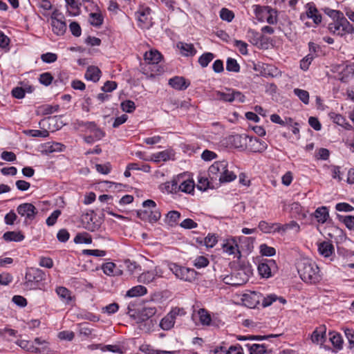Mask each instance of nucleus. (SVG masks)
<instances>
[{
	"mask_svg": "<svg viewBox=\"0 0 354 354\" xmlns=\"http://www.w3.org/2000/svg\"><path fill=\"white\" fill-rule=\"evenodd\" d=\"M300 278L306 283L315 284L322 280L320 270L315 261L310 259H301L297 264Z\"/></svg>",
	"mask_w": 354,
	"mask_h": 354,
	"instance_id": "f257e3e1",
	"label": "nucleus"
},
{
	"mask_svg": "<svg viewBox=\"0 0 354 354\" xmlns=\"http://www.w3.org/2000/svg\"><path fill=\"white\" fill-rule=\"evenodd\" d=\"M74 125L76 129L89 133V135L84 137V141L87 143H93L96 140H100L104 136V132L97 127L94 122L77 120Z\"/></svg>",
	"mask_w": 354,
	"mask_h": 354,
	"instance_id": "f03ea898",
	"label": "nucleus"
},
{
	"mask_svg": "<svg viewBox=\"0 0 354 354\" xmlns=\"http://www.w3.org/2000/svg\"><path fill=\"white\" fill-rule=\"evenodd\" d=\"M233 140L239 141V147H248L254 152H263L267 149V144L256 137L237 134L233 137Z\"/></svg>",
	"mask_w": 354,
	"mask_h": 354,
	"instance_id": "7ed1b4c3",
	"label": "nucleus"
},
{
	"mask_svg": "<svg viewBox=\"0 0 354 354\" xmlns=\"http://www.w3.org/2000/svg\"><path fill=\"white\" fill-rule=\"evenodd\" d=\"M45 273L39 268H28L26 272L24 286L26 289L35 290L39 283L45 279Z\"/></svg>",
	"mask_w": 354,
	"mask_h": 354,
	"instance_id": "20e7f679",
	"label": "nucleus"
},
{
	"mask_svg": "<svg viewBox=\"0 0 354 354\" xmlns=\"http://www.w3.org/2000/svg\"><path fill=\"white\" fill-rule=\"evenodd\" d=\"M142 206L145 208H149L150 213L147 210H139L137 212L138 218L142 220H148L151 223L156 222L160 218L161 214L155 201L150 199L146 200L142 203Z\"/></svg>",
	"mask_w": 354,
	"mask_h": 354,
	"instance_id": "39448f33",
	"label": "nucleus"
},
{
	"mask_svg": "<svg viewBox=\"0 0 354 354\" xmlns=\"http://www.w3.org/2000/svg\"><path fill=\"white\" fill-rule=\"evenodd\" d=\"M328 28L330 32L340 37L354 33V27L346 17L343 19L340 18L338 21L329 23Z\"/></svg>",
	"mask_w": 354,
	"mask_h": 354,
	"instance_id": "423d86ee",
	"label": "nucleus"
},
{
	"mask_svg": "<svg viewBox=\"0 0 354 354\" xmlns=\"http://www.w3.org/2000/svg\"><path fill=\"white\" fill-rule=\"evenodd\" d=\"M333 73H337V77H336L338 80L343 83L348 82L354 76V63L348 64H337L332 66Z\"/></svg>",
	"mask_w": 354,
	"mask_h": 354,
	"instance_id": "0eeeda50",
	"label": "nucleus"
},
{
	"mask_svg": "<svg viewBox=\"0 0 354 354\" xmlns=\"http://www.w3.org/2000/svg\"><path fill=\"white\" fill-rule=\"evenodd\" d=\"M169 269L176 278L185 281H192L196 278V272L193 269L180 266L176 263H169Z\"/></svg>",
	"mask_w": 354,
	"mask_h": 354,
	"instance_id": "6e6552de",
	"label": "nucleus"
},
{
	"mask_svg": "<svg viewBox=\"0 0 354 354\" xmlns=\"http://www.w3.org/2000/svg\"><path fill=\"white\" fill-rule=\"evenodd\" d=\"M278 271L277 263L273 259H263L258 265L259 274L263 278H270Z\"/></svg>",
	"mask_w": 354,
	"mask_h": 354,
	"instance_id": "1a4fd4ad",
	"label": "nucleus"
},
{
	"mask_svg": "<svg viewBox=\"0 0 354 354\" xmlns=\"http://www.w3.org/2000/svg\"><path fill=\"white\" fill-rule=\"evenodd\" d=\"M163 277V270L160 266H156L154 269L145 271L138 277V281L143 284L154 283L158 279Z\"/></svg>",
	"mask_w": 354,
	"mask_h": 354,
	"instance_id": "9d476101",
	"label": "nucleus"
},
{
	"mask_svg": "<svg viewBox=\"0 0 354 354\" xmlns=\"http://www.w3.org/2000/svg\"><path fill=\"white\" fill-rule=\"evenodd\" d=\"M138 26L142 29H149L153 25L151 10L149 7H141L136 13Z\"/></svg>",
	"mask_w": 354,
	"mask_h": 354,
	"instance_id": "9b49d317",
	"label": "nucleus"
},
{
	"mask_svg": "<svg viewBox=\"0 0 354 354\" xmlns=\"http://www.w3.org/2000/svg\"><path fill=\"white\" fill-rule=\"evenodd\" d=\"M249 276L243 270H240L223 277V282L233 286H239L245 283Z\"/></svg>",
	"mask_w": 354,
	"mask_h": 354,
	"instance_id": "f8f14e48",
	"label": "nucleus"
},
{
	"mask_svg": "<svg viewBox=\"0 0 354 354\" xmlns=\"http://www.w3.org/2000/svg\"><path fill=\"white\" fill-rule=\"evenodd\" d=\"M254 12L257 17H263L264 12H266L268 15L266 17V22L269 24L273 25L277 23V11L268 6L254 5Z\"/></svg>",
	"mask_w": 354,
	"mask_h": 354,
	"instance_id": "ddd939ff",
	"label": "nucleus"
},
{
	"mask_svg": "<svg viewBox=\"0 0 354 354\" xmlns=\"http://www.w3.org/2000/svg\"><path fill=\"white\" fill-rule=\"evenodd\" d=\"M17 213L26 218V220L32 221L38 214L37 208L29 203L20 204L17 208Z\"/></svg>",
	"mask_w": 354,
	"mask_h": 354,
	"instance_id": "4468645a",
	"label": "nucleus"
},
{
	"mask_svg": "<svg viewBox=\"0 0 354 354\" xmlns=\"http://www.w3.org/2000/svg\"><path fill=\"white\" fill-rule=\"evenodd\" d=\"M262 295L257 292H250L243 295L242 301L245 306L250 308H255L261 302Z\"/></svg>",
	"mask_w": 354,
	"mask_h": 354,
	"instance_id": "2eb2a0df",
	"label": "nucleus"
},
{
	"mask_svg": "<svg viewBox=\"0 0 354 354\" xmlns=\"http://www.w3.org/2000/svg\"><path fill=\"white\" fill-rule=\"evenodd\" d=\"M178 192L190 194L194 192V182L193 180L189 179L187 177L185 174L178 175Z\"/></svg>",
	"mask_w": 354,
	"mask_h": 354,
	"instance_id": "dca6fc26",
	"label": "nucleus"
},
{
	"mask_svg": "<svg viewBox=\"0 0 354 354\" xmlns=\"http://www.w3.org/2000/svg\"><path fill=\"white\" fill-rule=\"evenodd\" d=\"M225 167H227L226 161H217L212 164L208 169V175L212 180L219 179V175L225 172Z\"/></svg>",
	"mask_w": 354,
	"mask_h": 354,
	"instance_id": "f3484780",
	"label": "nucleus"
},
{
	"mask_svg": "<svg viewBox=\"0 0 354 354\" xmlns=\"http://www.w3.org/2000/svg\"><path fill=\"white\" fill-rule=\"evenodd\" d=\"M169 84L176 90L184 91L189 86L190 82L183 77L175 76L169 79Z\"/></svg>",
	"mask_w": 354,
	"mask_h": 354,
	"instance_id": "a211bd4d",
	"label": "nucleus"
},
{
	"mask_svg": "<svg viewBox=\"0 0 354 354\" xmlns=\"http://www.w3.org/2000/svg\"><path fill=\"white\" fill-rule=\"evenodd\" d=\"M326 328L324 325L317 328L311 335V340L315 344H323L326 339Z\"/></svg>",
	"mask_w": 354,
	"mask_h": 354,
	"instance_id": "6ab92c4d",
	"label": "nucleus"
},
{
	"mask_svg": "<svg viewBox=\"0 0 354 354\" xmlns=\"http://www.w3.org/2000/svg\"><path fill=\"white\" fill-rule=\"evenodd\" d=\"M306 8L307 17L312 19L315 24H319L322 22V15L319 13L315 5L313 3H308L306 4Z\"/></svg>",
	"mask_w": 354,
	"mask_h": 354,
	"instance_id": "aec40b11",
	"label": "nucleus"
},
{
	"mask_svg": "<svg viewBox=\"0 0 354 354\" xmlns=\"http://www.w3.org/2000/svg\"><path fill=\"white\" fill-rule=\"evenodd\" d=\"M334 251V246L330 241H323L318 244V252L324 257H330Z\"/></svg>",
	"mask_w": 354,
	"mask_h": 354,
	"instance_id": "412c9836",
	"label": "nucleus"
},
{
	"mask_svg": "<svg viewBox=\"0 0 354 354\" xmlns=\"http://www.w3.org/2000/svg\"><path fill=\"white\" fill-rule=\"evenodd\" d=\"M223 251L228 254H235L236 253L240 255L239 246L235 239L232 238L227 239L223 244Z\"/></svg>",
	"mask_w": 354,
	"mask_h": 354,
	"instance_id": "4be33fe9",
	"label": "nucleus"
},
{
	"mask_svg": "<svg viewBox=\"0 0 354 354\" xmlns=\"http://www.w3.org/2000/svg\"><path fill=\"white\" fill-rule=\"evenodd\" d=\"M178 48L183 56H194L196 54V50L192 44L180 41L177 44Z\"/></svg>",
	"mask_w": 354,
	"mask_h": 354,
	"instance_id": "5701e85b",
	"label": "nucleus"
},
{
	"mask_svg": "<svg viewBox=\"0 0 354 354\" xmlns=\"http://www.w3.org/2000/svg\"><path fill=\"white\" fill-rule=\"evenodd\" d=\"M329 117L334 123L342 126L345 129H352V126L346 121V119L343 115L335 112H330L329 113Z\"/></svg>",
	"mask_w": 354,
	"mask_h": 354,
	"instance_id": "b1692460",
	"label": "nucleus"
},
{
	"mask_svg": "<svg viewBox=\"0 0 354 354\" xmlns=\"http://www.w3.org/2000/svg\"><path fill=\"white\" fill-rule=\"evenodd\" d=\"M144 58L149 64H155L160 61L162 55L156 50H151L145 53Z\"/></svg>",
	"mask_w": 354,
	"mask_h": 354,
	"instance_id": "393cba45",
	"label": "nucleus"
},
{
	"mask_svg": "<svg viewBox=\"0 0 354 354\" xmlns=\"http://www.w3.org/2000/svg\"><path fill=\"white\" fill-rule=\"evenodd\" d=\"M147 289L142 285H138L130 288L126 293V296L129 297H136L146 295Z\"/></svg>",
	"mask_w": 354,
	"mask_h": 354,
	"instance_id": "a878e982",
	"label": "nucleus"
},
{
	"mask_svg": "<svg viewBox=\"0 0 354 354\" xmlns=\"http://www.w3.org/2000/svg\"><path fill=\"white\" fill-rule=\"evenodd\" d=\"M100 69L96 66H89L88 67L85 74L84 77L87 80H91L94 82H97L100 80Z\"/></svg>",
	"mask_w": 354,
	"mask_h": 354,
	"instance_id": "bb28decb",
	"label": "nucleus"
},
{
	"mask_svg": "<svg viewBox=\"0 0 354 354\" xmlns=\"http://www.w3.org/2000/svg\"><path fill=\"white\" fill-rule=\"evenodd\" d=\"M55 292L63 302L69 304L72 300L71 292L66 288L59 286L55 289Z\"/></svg>",
	"mask_w": 354,
	"mask_h": 354,
	"instance_id": "cd10ccee",
	"label": "nucleus"
},
{
	"mask_svg": "<svg viewBox=\"0 0 354 354\" xmlns=\"http://www.w3.org/2000/svg\"><path fill=\"white\" fill-rule=\"evenodd\" d=\"M3 238L7 242H19L24 239V236L20 232L8 231L3 234Z\"/></svg>",
	"mask_w": 354,
	"mask_h": 354,
	"instance_id": "c85d7f7f",
	"label": "nucleus"
},
{
	"mask_svg": "<svg viewBox=\"0 0 354 354\" xmlns=\"http://www.w3.org/2000/svg\"><path fill=\"white\" fill-rule=\"evenodd\" d=\"M32 88L31 86L25 85V87L17 86L12 90V95L17 99H22L25 97L26 92L31 93Z\"/></svg>",
	"mask_w": 354,
	"mask_h": 354,
	"instance_id": "c756f323",
	"label": "nucleus"
},
{
	"mask_svg": "<svg viewBox=\"0 0 354 354\" xmlns=\"http://www.w3.org/2000/svg\"><path fill=\"white\" fill-rule=\"evenodd\" d=\"M164 189L167 193L176 194L178 192V175L174 177L171 180L166 182L164 185Z\"/></svg>",
	"mask_w": 354,
	"mask_h": 354,
	"instance_id": "7c9ffc66",
	"label": "nucleus"
},
{
	"mask_svg": "<svg viewBox=\"0 0 354 354\" xmlns=\"http://www.w3.org/2000/svg\"><path fill=\"white\" fill-rule=\"evenodd\" d=\"M199 320L203 326L212 325V320L210 314L205 308H200L198 311Z\"/></svg>",
	"mask_w": 354,
	"mask_h": 354,
	"instance_id": "2f4dec72",
	"label": "nucleus"
},
{
	"mask_svg": "<svg viewBox=\"0 0 354 354\" xmlns=\"http://www.w3.org/2000/svg\"><path fill=\"white\" fill-rule=\"evenodd\" d=\"M81 221L84 227L90 231H94L95 225L93 221L92 214L86 213L82 215Z\"/></svg>",
	"mask_w": 354,
	"mask_h": 354,
	"instance_id": "473e14b6",
	"label": "nucleus"
},
{
	"mask_svg": "<svg viewBox=\"0 0 354 354\" xmlns=\"http://www.w3.org/2000/svg\"><path fill=\"white\" fill-rule=\"evenodd\" d=\"M53 31L57 35H63L66 30V24L63 20H55L51 22Z\"/></svg>",
	"mask_w": 354,
	"mask_h": 354,
	"instance_id": "72a5a7b5",
	"label": "nucleus"
},
{
	"mask_svg": "<svg viewBox=\"0 0 354 354\" xmlns=\"http://www.w3.org/2000/svg\"><path fill=\"white\" fill-rule=\"evenodd\" d=\"M314 216L319 223H324L329 216L328 209L326 207H318L315 210Z\"/></svg>",
	"mask_w": 354,
	"mask_h": 354,
	"instance_id": "f704fd0d",
	"label": "nucleus"
},
{
	"mask_svg": "<svg viewBox=\"0 0 354 354\" xmlns=\"http://www.w3.org/2000/svg\"><path fill=\"white\" fill-rule=\"evenodd\" d=\"M175 319L169 313L165 316L160 322V326L165 330H168L174 327Z\"/></svg>",
	"mask_w": 354,
	"mask_h": 354,
	"instance_id": "c9c22d12",
	"label": "nucleus"
},
{
	"mask_svg": "<svg viewBox=\"0 0 354 354\" xmlns=\"http://www.w3.org/2000/svg\"><path fill=\"white\" fill-rule=\"evenodd\" d=\"M91 324L88 322L80 323L77 325V330L80 335L84 337H89L92 335L93 329L91 327Z\"/></svg>",
	"mask_w": 354,
	"mask_h": 354,
	"instance_id": "e433bc0d",
	"label": "nucleus"
},
{
	"mask_svg": "<svg viewBox=\"0 0 354 354\" xmlns=\"http://www.w3.org/2000/svg\"><path fill=\"white\" fill-rule=\"evenodd\" d=\"M157 312L156 308L153 306L148 305L142 308L140 310V316L142 319H148L153 316Z\"/></svg>",
	"mask_w": 354,
	"mask_h": 354,
	"instance_id": "4c0bfd02",
	"label": "nucleus"
},
{
	"mask_svg": "<svg viewBox=\"0 0 354 354\" xmlns=\"http://www.w3.org/2000/svg\"><path fill=\"white\" fill-rule=\"evenodd\" d=\"M329 335L330 341L332 344L337 349H341L342 348L343 340L340 334L335 332H330Z\"/></svg>",
	"mask_w": 354,
	"mask_h": 354,
	"instance_id": "58836bf2",
	"label": "nucleus"
},
{
	"mask_svg": "<svg viewBox=\"0 0 354 354\" xmlns=\"http://www.w3.org/2000/svg\"><path fill=\"white\" fill-rule=\"evenodd\" d=\"M167 223L173 226L176 225L180 218V213L178 211H170L167 214Z\"/></svg>",
	"mask_w": 354,
	"mask_h": 354,
	"instance_id": "ea45409f",
	"label": "nucleus"
},
{
	"mask_svg": "<svg viewBox=\"0 0 354 354\" xmlns=\"http://www.w3.org/2000/svg\"><path fill=\"white\" fill-rule=\"evenodd\" d=\"M276 226L277 227L274 228V231L277 230V232H285L287 230H288L290 229H293V228H296L297 231H298L299 230V225L295 221H291L289 223H286V224H284V225H282L276 223Z\"/></svg>",
	"mask_w": 354,
	"mask_h": 354,
	"instance_id": "a19ab883",
	"label": "nucleus"
},
{
	"mask_svg": "<svg viewBox=\"0 0 354 354\" xmlns=\"http://www.w3.org/2000/svg\"><path fill=\"white\" fill-rule=\"evenodd\" d=\"M65 148L64 145L59 142H48L45 146L46 153L62 151Z\"/></svg>",
	"mask_w": 354,
	"mask_h": 354,
	"instance_id": "79ce46f5",
	"label": "nucleus"
},
{
	"mask_svg": "<svg viewBox=\"0 0 354 354\" xmlns=\"http://www.w3.org/2000/svg\"><path fill=\"white\" fill-rule=\"evenodd\" d=\"M248 37L249 38V41L253 45H257L260 41L263 39L264 37L262 35H260L258 32L254 30H250L248 32Z\"/></svg>",
	"mask_w": 354,
	"mask_h": 354,
	"instance_id": "37998d69",
	"label": "nucleus"
},
{
	"mask_svg": "<svg viewBox=\"0 0 354 354\" xmlns=\"http://www.w3.org/2000/svg\"><path fill=\"white\" fill-rule=\"evenodd\" d=\"M324 12L330 17L333 21L339 20L340 18H345L344 14L339 10H333L329 8H326L324 10Z\"/></svg>",
	"mask_w": 354,
	"mask_h": 354,
	"instance_id": "c03bdc74",
	"label": "nucleus"
},
{
	"mask_svg": "<svg viewBox=\"0 0 354 354\" xmlns=\"http://www.w3.org/2000/svg\"><path fill=\"white\" fill-rule=\"evenodd\" d=\"M232 89H226L225 91H217L216 92V97L224 102H232Z\"/></svg>",
	"mask_w": 354,
	"mask_h": 354,
	"instance_id": "a18cd8bd",
	"label": "nucleus"
},
{
	"mask_svg": "<svg viewBox=\"0 0 354 354\" xmlns=\"http://www.w3.org/2000/svg\"><path fill=\"white\" fill-rule=\"evenodd\" d=\"M214 58V55L212 53H205L198 58V63L201 67L205 68L208 66L210 62Z\"/></svg>",
	"mask_w": 354,
	"mask_h": 354,
	"instance_id": "49530a36",
	"label": "nucleus"
},
{
	"mask_svg": "<svg viewBox=\"0 0 354 354\" xmlns=\"http://www.w3.org/2000/svg\"><path fill=\"white\" fill-rule=\"evenodd\" d=\"M74 242L75 243L90 244L92 243V238L88 233H79L75 236Z\"/></svg>",
	"mask_w": 354,
	"mask_h": 354,
	"instance_id": "de8ad7c7",
	"label": "nucleus"
},
{
	"mask_svg": "<svg viewBox=\"0 0 354 354\" xmlns=\"http://www.w3.org/2000/svg\"><path fill=\"white\" fill-rule=\"evenodd\" d=\"M124 266L126 267L131 274L141 271V266L136 261H131L129 259L123 261Z\"/></svg>",
	"mask_w": 354,
	"mask_h": 354,
	"instance_id": "09e8293b",
	"label": "nucleus"
},
{
	"mask_svg": "<svg viewBox=\"0 0 354 354\" xmlns=\"http://www.w3.org/2000/svg\"><path fill=\"white\" fill-rule=\"evenodd\" d=\"M236 177V176L232 171H230L227 167H225V172L219 175V181L221 183H229L234 180Z\"/></svg>",
	"mask_w": 354,
	"mask_h": 354,
	"instance_id": "8fccbe9b",
	"label": "nucleus"
},
{
	"mask_svg": "<svg viewBox=\"0 0 354 354\" xmlns=\"http://www.w3.org/2000/svg\"><path fill=\"white\" fill-rule=\"evenodd\" d=\"M250 354H266L267 350L265 344H254L249 346Z\"/></svg>",
	"mask_w": 354,
	"mask_h": 354,
	"instance_id": "3c124183",
	"label": "nucleus"
},
{
	"mask_svg": "<svg viewBox=\"0 0 354 354\" xmlns=\"http://www.w3.org/2000/svg\"><path fill=\"white\" fill-rule=\"evenodd\" d=\"M293 92L303 103L305 104H308L309 103V93L307 91L300 88H295Z\"/></svg>",
	"mask_w": 354,
	"mask_h": 354,
	"instance_id": "603ef678",
	"label": "nucleus"
},
{
	"mask_svg": "<svg viewBox=\"0 0 354 354\" xmlns=\"http://www.w3.org/2000/svg\"><path fill=\"white\" fill-rule=\"evenodd\" d=\"M226 70L230 72L238 73L240 71V66L235 59L229 57L226 62Z\"/></svg>",
	"mask_w": 354,
	"mask_h": 354,
	"instance_id": "864d4df0",
	"label": "nucleus"
},
{
	"mask_svg": "<svg viewBox=\"0 0 354 354\" xmlns=\"http://www.w3.org/2000/svg\"><path fill=\"white\" fill-rule=\"evenodd\" d=\"M170 159V153L168 151H162L153 153L151 160L154 162L167 161Z\"/></svg>",
	"mask_w": 354,
	"mask_h": 354,
	"instance_id": "5fc2aeb1",
	"label": "nucleus"
},
{
	"mask_svg": "<svg viewBox=\"0 0 354 354\" xmlns=\"http://www.w3.org/2000/svg\"><path fill=\"white\" fill-rule=\"evenodd\" d=\"M89 17V21L92 26L98 27L102 24L103 17L100 13L91 12Z\"/></svg>",
	"mask_w": 354,
	"mask_h": 354,
	"instance_id": "6e6d98bb",
	"label": "nucleus"
},
{
	"mask_svg": "<svg viewBox=\"0 0 354 354\" xmlns=\"http://www.w3.org/2000/svg\"><path fill=\"white\" fill-rule=\"evenodd\" d=\"M124 268L122 261L112 262V276H120L122 274Z\"/></svg>",
	"mask_w": 354,
	"mask_h": 354,
	"instance_id": "4d7b16f0",
	"label": "nucleus"
},
{
	"mask_svg": "<svg viewBox=\"0 0 354 354\" xmlns=\"http://www.w3.org/2000/svg\"><path fill=\"white\" fill-rule=\"evenodd\" d=\"M197 187L198 189L202 191H205L208 188H212L208 178L205 176H198Z\"/></svg>",
	"mask_w": 354,
	"mask_h": 354,
	"instance_id": "13d9d810",
	"label": "nucleus"
},
{
	"mask_svg": "<svg viewBox=\"0 0 354 354\" xmlns=\"http://www.w3.org/2000/svg\"><path fill=\"white\" fill-rule=\"evenodd\" d=\"M24 133L32 137H41V138H46L49 136V133L47 130H37V129H30L25 131Z\"/></svg>",
	"mask_w": 354,
	"mask_h": 354,
	"instance_id": "bf43d9fd",
	"label": "nucleus"
},
{
	"mask_svg": "<svg viewBox=\"0 0 354 354\" xmlns=\"http://www.w3.org/2000/svg\"><path fill=\"white\" fill-rule=\"evenodd\" d=\"M220 17L224 21L231 22L234 18V14L232 10L223 8L220 10Z\"/></svg>",
	"mask_w": 354,
	"mask_h": 354,
	"instance_id": "052dcab7",
	"label": "nucleus"
},
{
	"mask_svg": "<svg viewBox=\"0 0 354 354\" xmlns=\"http://www.w3.org/2000/svg\"><path fill=\"white\" fill-rule=\"evenodd\" d=\"M260 252L262 255L266 257L274 256L276 253V250L274 248L270 247L266 244H261L260 245Z\"/></svg>",
	"mask_w": 354,
	"mask_h": 354,
	"instance_id": "680f3d73",
	"label": "nucleus"
},
{
	"mask_svg": "<svg viewBox=\"0 0 354 354\" xmlns=\"http://www.w3.org/2000/svg\"><path fill=\"white\" fill-rule=\"evenodd\" d=\"M39 80L41 84L49 86L53 80V77L50 73L46 72L39 75Z\"/></svg>",
	"mask_w": 354,
	"mask_h": 354,
	"instance_id": "e2e57ef3",
	"label": "nucleus"
},
{
	"mask_svg": "<svg viewBox=\"0 0 354 354\" xmlns=\"http://www.w3.org/2000/svg\"><path fill=\"white\" fill-rule=\"evenodd\" d=\"M123 111L132 113L136 109L135 103L131 100H125L120 104Z\"/></svg>",
	"mask_w": 354,
	"mask_h": 354,
	"instance_id": "0e129e2a",
	"label": "nucleus"
},
{
	"mask_svg": "<svg viewBox=\"0 0 354 354\" xmlns=\"http://www.w3.org/2000/svg\"><path fill=\"white\" fill-rule=\"evenodd\" d=\"M61 215V211L59 209H56L53 211L51 214L46 219V224L48 226H53L57 222L58 217Z\"/></svg>",
	"mask_w": 354,
	"mask_h": 354,
	"instance_id": "69168bd1",
	"label": "nucleus"
},
{
	"mask_svg": "<svg viewBox=\"0 0 354 354\" xmlns=\"http://www.w3.org/2000/svg\"><path fill=\"white\" fill-rule=\"evenodd\" d=\"M209 264V260L203 257H197L194 261V266L197 268H202L206 267Z\"/></svg>",
	"mask_w": 354,
	"mask_h": 354,
	"instance_id": "338daca9",
	"label": "nucleus"
},
{
	"mask_svg": "<svg viewBox=\"0 0 354 354\" xmlns=\"http://www.w3.org/2000/svg\"><path fill=\"white\" fill-rule=\"evenodd\" d=\"M313 55L311 54L307 55L306 57H304L300 62V68L303 71H307L309 68L310 64H311L312 61L313 60Z\"/></svg>",
	"mask_w": 354,
	"mask_h": 354,
	"instance_id": "774afa93",
	"label": "nucleus"
}]
</instances>
